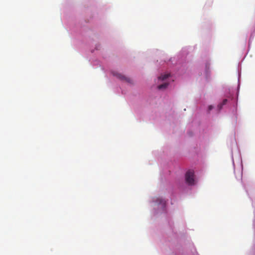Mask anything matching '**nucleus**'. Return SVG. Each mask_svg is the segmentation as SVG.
<instances>
[{
  "mask_svg": "<svg viewBox=\"0 0 255 255\" xmlns=\"http://www.w3.org/2000/svg\"><path fill=\"white\" fill-rule=\"evenodd\" d=\"M113 74L114 76H116L117 78L121 79V80L125 81L126 82L129 83H132V80L130 78L127 77L120 73H114Z\"/></svg>",
  "mask_w": 255,
  "mask_h": 255,
  "instance_id": "f03ea898",
  "label": "nucleus"
},
{
  "mask_svg": "<svg viewBox=\"0 0 255 255\" xmlns=\"http://www.w3.org/2000/svg\"><path fill=\"white\" fill-rule=\"evenodd\" d=\"M186 182L190 185L194 184V172L192 170L188 171L185 174Z\"/></svg>",
  "mask_w": 255,
  "mask_h": 255,
  "instance_id": "f257e3e1",
  "label": "nucleus"
},
{
  "mask_svg": "<svg viewBox=\"0 0 255 255\" xmlns=\"http://www.w3.org/2000/svg\"><path fill=\"white\" fill-rule=\"evenodd\" d=\"M160 203L163 204V205H165V202L163 200L160 199Z\"/></svg>",
  "mask_w": 255,
  "mask_h": 255,
  "instance_id": "423d86ee",
  "label": "nucleus"
},
{
  "mask_svg": "<svg viewBox=\"0 0 255 255\" xmlns=\"http://www.w3.org/2000/svg\"><path fill=\"white\" fill-rule=\"evenodd\" d=\"M227 101H228L227 99H224L222 103L221 104L218 105V107H219V109H221L223 105H226Z\"/></svg>",
  "mask_w": 255,
  "mask_h": 255,
  "instance_id": "39448f33",
  "label": "nucleus"
},
{
  "mask_svg": "<svg viewBox=\"0 0 255 255\" xmlns=\"http://www.w3.org/2000/svg\"><path fill=\"white\" fill-rule=\"evenodd\" d=\"M209 110H211L213 109V107L212 106H209Z\"/></svg>",
  "mask_w": 255,
  "mask_h": 255,
  "instance_id": "0eeeda50",
  "label": "nucleus"
},
{
  "mask_svg": "<svg viewBox=\"0 0 255 255\" xmlns=\"http://www.w3.org/2000/svg\"><path fill=\"white\" fill-rule=\"evenodd\" d=\"M168 83H164L158 86L157 88L159 90H162L166 89L168 86Z\"/></svg>",
  "mask_w": 255,
  "mask_h": 255,
  "instance_id": "20e7f679",
  "label": "nucleus"
},
{
  "mask_svg": "<svg viewBox=\"0 0 255 255\" xmlns=\"http://www.w3.org/2000/svg\"><path fill=\"white\" fill-rule=\"evenodd\" d=\"M170 76L169 74H166L164 75H161L158 77V80L163 81L165 79H166L167 78H168Z\"/></svg>",
  "mask_w": 255,
  "mask_h": 255,
  "instance_id": "7ed1b4c3",
  "label": "nucleus"
}]
</instances>
